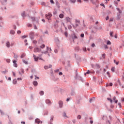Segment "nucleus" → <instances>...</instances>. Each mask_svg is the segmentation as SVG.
Wrapping results in <instances>:
<instances>
[{
	"label": "nucleus",
	"instance_id": "nucleus-2",
	"mask_svg": "<svg viewBox=\"0 0 124 124\" xmlns=\"http://www.w3.org/2000/svg\"><path fill=\"white\" fill-rule=\"evenodd\" d=\"M34 53H37L39 52H41V49H40L38 47H36L34 48Z\"/></svg>",
	"mask_w": 124,
	"mask_h": 124
},
{
	"label": "nucleus",
	"instance_id": "nucleus-56",
	"mask_svg": "<svg viewBox=\"0 0 124 124\" xmlns=\"http://www.w3.org/2000/svg\"><path fill=\"white\" fill-rule=\"evenodd\" d=\"M33 43L34 44H36V43H37V42H36V41H33Z\"/></svg>",
	"mask_w": 124,
	"mask_h": 124
},
{
	"label": "nucleus",
	"instance_id": "nucleus-37",
	"mask_svg": "<svg viewBox=\"0 0 124 124\" xmlns=\"http://www.w3.org/2000/svg\"><path fill=\"white\" fill-rule=\"evenodd\" d=\"M118 83L119 84L120 86H122V84H121V81H120V80H118Z\"/></svg>",
	"mask_w": 124,
	"mask_h": 124
},
{
	"label": "nucleus",
	"instance_id": "nucleus-26",
	"mask_svg": "<svg viewBox=\"0 0 124 124\" xmlns=\"http://www.w3.org/2000/svg\"><path fill=\"white\" fill-rule=\"evenodd\" d=\"M111 70L112 72H114V71H115V67L111 68Z\"/></svg>",
	"mask_w": 124,
	"mask_h": 124
},
{
	"label": "nucleus",
	"instance_id": "nucleus-41",
	"mask_svg": "<svg viewBox=\"0 0 124 124\" xmlns=\"http://www.w3.org/2000/svg\"><path fill=\"white\" fill-rule=\"evenodd\" d=\"M13 76H14L15 77V76H16V74L14 72H13Z\"/></svg>",
	"mask_w": 124,
	"mask_h": 124
},
{
	"label": "nucleus",
	"instance_id": "nucleus-34",
	"mask_svg": "<svg viewBox=\"0 0 124 124\" xmlns=\"http://www.w3.org/2000/svg\"><path fill=\"white\" fill-rule=\"evenodd\" d=\"M52 51V49H51V48H50L49 47H47V51Z\"/></svg>",
	"mask_w": 124,
	"mask_h": 124
},
{
	"label": "nucleus",
	"instance_id": "nucleus-47",
	"mask_svg": "<svg viewBox=\"0 0 124 124\" xmlns=\"http://www.w3.org/2000/svg\"><path fill=\"white\" fill-rule=\"evenodd\" d=\"M83 51H84V52H86V47H83Z\"/></svg>",
	"mask_w": 124,
	"mask_h": 124
},
{
	"label": "nucleus",
	"instance_id": "nucleus-60",
	"mask_svg": "<svg viewBox=\"0 0 124 124\" xmlns=\"http://www.w3.org/2000/svg\"><path fill=\"white\" fill-rule=\"evenodd\" d=\"M31 35H34V33H33V32H31Z\"/></svg>",
	"mask_w": 124,
	"mask_h": 124
},
{
	"label": "nucleus",
	"instance_id": "nucleus-45",
	"mask_svg": "<svg viewBox=\"0 0 124 124\" xmlns=\"http://www.w3.org/2000/svg\"><path fill=\"white\" fill-rule=\"evenodd\" d=\"M117 10L119 12V13H122V11H121L120 10V9H119V8H117Z\"/></svg>",
	"mask_w": 124,
	"mask_h": 124
},
{
	"label": "nucleus",
	"instance_id": "nucleus-25",
	"mask_svg": "<svg viewBox=\"0 0 124 124\" xmlns=\"http://www.w3.org/2000/svg\"><path fill=\"white\" fill-rule=\"evenodd\" d=\"M114 62L117 65H118V64H119V62H116V60H114Z\"/></svg>",
	"mask_w": 124,
	"mask_h": 124
},
{
	"label": "nucleus",
	"instance_id": "nucleus-30",
	"mask_svg": "<svg viewBox=\"0 0 124 124\" xmlns=\"http://www.w3.org/2000/svg\"><path fill=\"white\" fill-rule=\"evenodd\" d=\"M64 34L66 36V37H67L68 34L67 33V32H65Z\"/></svg>",
	"mask_w": 124,
	"mask_h": 124
},
{
	"label": "nucleus",
	"instance_id": "nucleus-38",
	"mask_svg": "<svg viewBox=\"0 0 124 124\" xmlns=\"http://www.w3.org/2000/svg\"><path fill=\"white\" fill-rule=\"evenodd\" d=\"M118 105L119 106L120 108H122V105L121 104V103H119Z\"/></svg>",
	"mask_w": 124,
	"mask_h": 124
},
{
	"label": "nucleus",
	"instance_id": "nucleus-31",
	"mask_svg": "<svg viewBox=\"0 0 124 124\" xmlns=\"http://www.w3.org/2000/svg\"><path fill=\"white\" fill-rule=\"evenodd\" d=\"M21 16H22V17H24L25 16V12H23L22 14H21Z\"/></svg>",
	"mask_w": 124,
	"mask_h": 124
},
{
	"label": "nucleus",
	"instance_id": "nucleus-27",
	"mask_svg": "<svg viewBox=\"0 0 124 124\" xmlns=\"http://www.w3.org/2000/svg\"><path fill=\"white\" fill-rule=\"evenodd\" d=\"M72 27L71 26V25H69L68 26V29H69V30H71Z\"/></svg>",
	"mask_w": 124,
	"mask_h": 124
},
{
	"label": "nucleus",
	"instance_id": "nucleus-17",
	"mask_svg": "<svg viewBox=\"0 0 124 124\" xmlns=\"http://www.w3.org/2000/svg\"><path fill=\"white\" fill-rule=\"evenodd\" d=\"M13 84H14L15 85H16V84H17V80L14 79V80L13 81Z\"/></svg>",
	"mask_w": 124,
	"mask_h": 124
},
{
	"label": "nucleus",
	"instance_id": "nucleus-19",
	"mask_svg": "<svg viewBox=\"0 0 124 124\" xmlns=\"http://www.w3.org/2000/svg\"><path fill=\"white\" fill-rule=\"evenodd\" d=\"M10 33H11V34H14V33H15V31L13 30H11L10 31Z\"/></svg>",
	"mask_w": 124,
	"mask_h": 124
},
{
	"label": "nucleus",
	"instance_id": "nucleus-48",
	"mask_svg": "<svg viewBox=\"0 0 124 124\" xmlns=\"http://www.w3.org/2000/svg\"><path fill=\"white\" fill-rule=\"evenodd\" d=\"M59 75H62V72H59Z\"/></svg>",
	"mask_w": 124,
	"mask_h": 124
},
{
	"label": "nucleus",
	"instance_id": "nucleus-22",
	"mask_svg": "<svg viewBox=\"0 0 124 124\" xmlns=\"http://www.w3.org/2000/svg\"><path fill=\"white\" fill-rule=\"evenodd\" d=\"M14 58L15 59H17L18 58V56L17 55V54L14 53Z\"/></svg>",
	"mask_w": 124,
	"mask_h": 124
},
{
	"label": "nucleus",
	"instance_id": "nucleus-29",
	"mask_svg": "<svg viewBox=\"0 0 124 124\" xmlns=\"http://www.w3.org/2000/svg\"><path fill=\"white\" fill-rule=\"evenodd\" d=\"M63 116L64 118H66V113L65 112H64Z\"/></svg>",
	"mask_w": 124,
	"mask_h": 124
},
{
	"label": "nucleus",
	"instance_id": "nucleus-44",
	"mask_svg": "<svg viewBox=\"0 0 124 124\" xmlns=\"http://www.w3.org/2000/svg\"><path fill=\"white\" fill-rule=\"evenodd\" d=\"M28 27H32V25L31 24H29L28 25Z\"/></svg>",
	"mask_w": 124,
	"mask_h": 124
},
{
	"label": "nucleus",
	"instance_id": "nucleus-33",
	"mask_svg": "<svg viewBox=\"0 0 124 124\" xmlns=\"http://www.w3.org/2000/svg\"><path fill=\"white\" fill-rule=\"evenodd\" d=\"M47 53H48V51H45V52H43V51H42V54H47Z\"/></svg>",
	"mask_w": 124,
	"mask_h": 124
},
{
	"label": "nucleus",
	"instance_id": "nucleus-61",
	"mask_svg": "<svg viewBox=\"0 0 124 124\" xmlns=\"http://www.w3.org/2000/svg\"><path fill=\"white\" fill-rule=\"evenodd\" d=\"M50 121L51 122H53V121H54V119H53V117L51 118Z\"/></svg>",
	"mask_w": 124,
	"mask_h": 124
},
{
	"label": "nucleus",
	"instance_id": "nucleus-13",
	"mask_svg": "<svg viewBox=\"0 0 124 124\" xmlns=\"http://www.w3.org/2000/svg\"><path fill=\"white\" fill-rule=\"evenodd\" d=\"M69 1L71 3H75V2H76V0H69Z\"/></svg>",
	"mask_w": 124,
	"mask_h": 124
},
{
	"label": "nucleus",
	"instance_id": "nucleus-50",
	"mask_svg": "<svg viewBox=\"0 0 124 124\" xmlns=\"http://www.w3.org/2000/svg\"><path fill=\"white\" fill-rule=\"evenodd\" d=\"M26 37H27V36L26 35H24L22 36V38H26Z\"/></svg>",
	"mask_w": 124,
	"mask_h": 124
},
{
	"label": "nucleus",
	"instance_id": "nucleus-46",
	"mask_svg": "<svg viewBox=\"0 0 124 124\" xmlns=\"http://www.w3.org/2000/svg\"><path fill=\"white\" fill-rule=\"evenodd\" d=\"M32 21H35V18L34 17H31Z\"/></svg>",
	"mask_w": 124,
	"mask_h": 124
},
{
	"label": "nucleus",
	"instance_id": "nucleus-55",
	"mask_svg": "<svg viewBox=\"0 0 124 124\" xmlns=\"http://www.w3.org/2000/svg\"><path fill=\"white\" fill-rule=\"evenodd\" d=\"M78 2H80V3H81V2H82V0H78Z\"/></svg>",
	"mask_w": 124,
	"mask_h": 124
},
{
	"label": "nucleus",
	"instance_id": "nucleus-32",
	"mask_svg": "<svg viewBox=\"0 0 124 124\" xmlns=\"http://www.w3.org/2000/svg\"><path fill=\"white\" fill-rule=\"evenodd\" d=\"M94 99H95L94 98H92V99H91L90 100V103H92V101H93V100H94Z\"/></svg>",
	"mask_w": 124,
	"mask_h": 124
},
{
	"label": "nucleus",
	"instance_id": "nucleus-35",
	"mask_svg": "<svg viewBox=\"0 0 124 124\" xmlns=\"http://www.w3.org/2000/svg\"><path fill=\"white\" fill-rule=\"evenodd\" d=\"M23 62L24 63H25V64H28V62H27V61L23 60Z\"/></svg>",
	"mask_w": 124,
	"mask_h": 124
},
{
	"label": "nucleus",
	"instance_id": "nucleus-4",
	"mask_svg": "<svg viewBox=\"0 0 124 124\" xmlns=\"http://www.w3.org/2000/svg\"><path fill=\"white\" fill-rule=\"evenodd\" d=\"M13 63H14V66H15V67H17L18 66V64H17V63L16 62H17V61L16 60H14L13 62Z\"/></svg>",
	"mask_w": 124,
	"mask_h": 124
},
{
	"label": "nucleus",
	"instance_id": "nucleus-36",
	"mask_svg": "<svg viewBox=\"0 0 124 124\" xmlns=\"http://www.w3.org/2000/svg\"><path fill=\"white\" fill-rule=\"evenodd\" d=\"M104 48L105 49H108V46L107 45H104Z\"/></svg>",
	"mask_w": 124,
	"mask_h": 124
},
{
	"label": "nucleus",
	"instance_id": "nucleus-7",
	"mask_svg": "<svg viewBox=\"0 0 124 124\" xmlns=\"http://www.w3.org/2000/svg\"><path fill=\"white\" fill-rule=\"evenodd\" d=\"M72 39H77L78 37H77L76 35L75 34H73L72 35Z\"/></svg>",
	"mask_w": 124,
	"mask_h": 124
},
{
	"label": "nucleus",
	"instance_id": "nucleus-9",
	"mask_svg": "<svg viewBox=\"0 0 124 124\" xmlns=\"http://www.w3.org/2000/svg\"><path fill=\"white\" fill-rule=\"evenodd\" d=\"M59 104L60 108H62V101H60L59 102Z\"/></svg>",
	"mask_w": 124,
	"mask_h": 124
},
{
	"label": "nucleus",
	"instance_id": "nucleus-14",
	"mask_svg": "<svg viewBox=\"0 0 124 124\" xmlns=\"http://www.w3.org/2000/svg\"><path fill=\"white\" fill-rule=\"evenodd\" d=\"M59 17H60L61 19H62V18H63V14H61L59 15Z\"/></svg>",
	"mask_w": 124,
	"mask_h": 124
},
{
	"label": "nucleus",
	"instance_id": "nucleus-28",
	"mask_svg": "<svg viewBox=\"0 0 124 124\" xmlns=\"http://www.w3.org/2000/svg\"><path fill=\"white\" fill-rule=\"evenodd\" d=\"M106 55L105 54V53H104L102 54V58H103V59H105V56Z\"/></svg>",
	"mask_w": 124,
	"mask_h": 124
},
{
	"label": "nucleus",
	"instance_id": "nucleus-15",
	"mask_svg": "<svg viewBox=\"0 0 124 124\" xmlns=\"http://www.w3.org/2000/svg\"><path fill=\"white\" fill-rule=\"evenodd\" d=\"M90 73H93V72L90 71V70H88L87 72L85 74V75H86V74H90Z\"/></svg>",
	"mask_w": 124,
	"mask_h": 124
},
{
	"label": "nucleus",
	"instance_id": "nucleus-54",
	"mask_svg": "<svg viewBox=\"0 0 124 124\" xmlns=\"http://www.w3.org/2000/svg\"><path fill=\"white\" fill-rule=\"evenodd\" d=\"M109 86H110V87H112V86H113V83H109Z\"/></svg>",
	"mask_w": 124,
	"mask_h": 124
},
{
	"label": "nucleus",
	"instance_id": "nucleus-43",
	"mask_svg": "<svg viewBox=\"0 0 124 124\" xmlns=\"http://www.w3.org/2000/svg\"><path fill=\"white\" fill-rule=\"evenodd\" d=\"M50 1L51 2V3H53V4L55 3V2H54V0H50Z\"/></svg>",
	"mask_w": 124,
	"mask_h": 124
},
{
	"label": "nucleus",
	"instance_id": "nucleus-52",
	"mask_svg": "<svg viewBox=\"0 0 124 124\" xmlns=\"http://www.w3.org/2000/svg\"><path fill=\"white\" fill-rule=\"evenodd\" d=\"M17 80H18V81L22 80V78H17Z\"/></svg>",
	"mask_w": 124,
	"mask_h": 124
},
{
	"label": "nucleus",
	"instance_id": "nucleus-51",
	"mask_svg": "<svg viewBox=\"0 0 124 124\" xmlns=\"http://www.w3.org/2000/svg\"><path fill=\"white\" fill-rule=\"evenodd\" d=\"M92 47H95V45L94 44H93L92 45Z\"/></svg>",
	"mask_w": 124,
	"mask_h": 124
},
{
	"label": "nucleus",
	"instance_id": "nucleus-59",
	"mask_svg": "<svg viewBox=\"0 0 124 124\" xmlns=\"http://www.w3.org/2000/svg\"><path fill=\"white\" fill-rule=\"evenodd\" d=\"M42 22H44V23H45V19H42Z\"/></svg>",
	"mask_w": 124,
	"mask_h": 124
},
{
	"label": "nucleus",
	"instance_id": "nucleus-11",
	"mask_svg": "<svg viewBox=\"0 0 124 124\" xmlns=\"http://www.w3.org/2000/svg\"><path fill=\"white\" fill-rule=\"evenodd\" d=\"M35 122L36 124H40V120H39V119H36L35 120Z\"/></svg>",
	"mask_w": 124,
	"mask_h": 124
},
{
	"label": "nucleus",
	"instance_id": "nucleus-16",
	"mask_svg": "<svg viewBox=\"0 0 124 124\" xmlns=\"http://www.w3.org/2000/svg\"><path fill=\"white\" fill-rule=\"evenodd\" d=\"M25 56H26V54L23 53V54L21 55L20 58H21V59H23V58H24Z\"/></svg>",
	"mask_w": 124,
	"mask_h": 124
},
{
	"label": "nucleus",
	"instance_id": "nucleus-24",
	"mask_svg": "<svg viewBox=\"0 0 124 124\" xmlns=\"http://www.w3.org/2000/svg\"><path fill=\"white\" fill-rule=\"evenodd\" d=\"M80 24V21L76 20V24Z\"/></svg>",
	"mask_w": 124,
	"mask_h": 124
},
{
	"label": "nucleus",
	"instance_id": "nucleus-42",
	"mask_svg": "<svg viewBox=\"0 0 124 124\" xmlns=\"http://www.w3.org/2000/svg\"><path fill=\"white\" fill-rule=\"evenodd\" d=\"M113 20H114V19L113 18H111L110 19L109 21H110V22H113Z\"/></svg>",
	"mask_w": 124,
	"mask_h": 124
},
{
	"label": "nucleus",
	"instance_id": "nucleus-12",
	"mask_svg": "<svg viewBox=\"0 0 124 124\" xmlns=\"http://www.w3.org/2000/svg\"><path fill=\"white\" fill-rule=\"evenodd\" d=\"M33 85L34 86H37V85H38V83L36 81H33Z\"/></svg>",
	"mask_w": 124,
	"mask_h": 124
},
{
	"label": "nucleus",
	"instance_id": "nucleus-57",
	"mask_svg": "<svg viewBox=\"0 0 124 124\" xmlns=\"http://www.w3.org/2000/svg\"><path fill=\"white\" fill-rule=\"evenodd\" d=\"M8 80H9V81H11V78H8Z\"/></svg>",
	"mask_w": 124,
	"mask_h": 124
},
{
	"label": "nucleus",
	"instance_id": "nucleus-8",
	"mask_svg": "<svg viewBox=\"0 0 124 124\" xmlns=\"http://www.w3.org/2000/svg\"><path fill=\"white\" fill-rule=\"evenodd\" d=\"M6 46L8 47L9 48L10 47V43L8 41L6 42Z\"/></svg>",
	"mask_w": 124,
	"mask_h": 124
},
{
	"label": "nucleus",
	"instance_id": "nucleus-64",
	"mask_svg": "<svg viewBox=\"0 0 124 124\" xmlns=\"http://www.w3.org/2000/svg\"><path fill=\"white\" fill-rule=\"evenodd\" d=\"M116 97L114 96V97H113V100L115 101V100H116Z\"/></svg>",
	"mask_w": 124,
	"mask_h": 124
},
{
	"label": "nucleus",
	"instance_id": "nucleus-53",
	"mask_svg": "<svg viewBox=\"0 0 124 124\" xmlns=\"http://www.w3.org/2000/svg\"><path fill=\"white\" fill-rule=\"evenodd\" d=\"M110 36L113 37V32H111L110 34Z\"/></svg>",
	"mask_w": 124,
	"mask_h": 124
},
{
	"label": "nucleus",
	"instance_id": "nucleus-63",
	"mask_svg": "<svg viewBox=\"0 0 124 124\" xmlns=\"http://www.w3.org/2000/svg\"><path fill=\"white\" fill-rule=\"evenodd\" d=\"M106 20H109V16H107Z\"/></svg>",
	"mask_w": 124,
	"mask_h": 124
},
{
	"label": "nucleus",
	"instance_id": "nucleus-40",
	"mask_svg": "<svg viewBox=\"0 0 124 124\" xmlns=\"http://www.w3.org/2000/svg\"><path fill=\"white\" fill-rule=\"evenodd\" d=\"M80 36L81 37H84L85 36V35L84 34H81Z\"/></svg>",
	"mask_w": 124,
	"mask_h": 124
},
{
	"label": "nucleus",
	"instance_id": "nucleus-49",
	"mask_svg": "<svg viewBox=\"0 0 124 124\" xmlns=\"http://www.w3.org/2000/svg\"><path fill=\"white\" fill-rule=\"evenodd\" d=\"M17 33H18V34H20V33H21V31H17Z\"/></svg>",
	"mask_w": 124,
	"mask_h": 124
},
{
	"label": "nucleus",
	"instance_id": "nucleus-5",
	"mask_svg": "<svg viewBox=\"0 0 124 124\" xmlns=\"http://www.w3.org/2000/svg\"><path fill=\"white\" fill-rule=\"evenodd\" d=\"M33 57L34 59L35 62H38L39 57H36V56L34 54L33 55Z\"/></svg>",
	"mask_w": 124,
	"mask_h": 124
},
{
	"label": "nucleus",
	"instance_id": "nucleus-18",
	"mask_svg": "<svg viewBox=\"0 0 124 124\" xmlns=\"http://www.w3.org/2000/svg\"><path fill=\"white\" fill-rule=\"evenodd\" d=\"M39 93H40V95H43V94H44V92L40 91Z\"/></svg>",
	"mask_w": 124,
	"mask_h": 124
},
{
	"label": "nucleus",
	"instance_id": "nucleus-23",
	"mask_svg": "<svg viewBox=\"0 0 124 124\" xmlns=\"http://www.w3.org/2000/svg\"><path fill=\"white\" fill-rule=\"evenodd\" d=\"M40 47H41V48L42 49H43V48H45V45H44V44L42 45Z\"/></svg>",
	"mask_w": 124,
	"mask_h": 124
},
{
	"label": "nucleus",
	"instance_id": "nucleus-62",
	"mask_svg": "<svg viewBox=\"0 0 124 124\" xmlns=\"http://www.w3.org/2000/svg\"><path fill=\"white\" fill-rule=\"evenodd\" d=\"M76 27H78V26H79V24L78 23H76Z\"/></svg>",
	"mask_w": 124,
	"mask_h": 124
},
{
	"label": "nucleus",
	"instance_id": "nucleus-1",
	"mask_svg": "<svg viewBox=\"0 0 124 124\" xmlns=\"http://www.w3.org/2000/svg\"><path fill=\"white\" fill-rule=\"evenodd\" d=\"M46 17L47 20H50L51 17H52V14L51 13H49L48 15H46Z\"/></svg>",
	"mask_w": 124,
	"mask_h": 124
},
{
	"label": "nucleus",
	"instance_id": "nucleus-10",
	"mask_svg": "<svg viewBox=\"0 0 124 124\" xmlns=\"http://www.w3.org/2000/svg\"><path fill=\"white\" fill-rule=\"evenodd\" d=\"M52 67V65H49V66H45L44 68L46 69H48V68H51Z\"/></svg>",
	"mask_w": 124,
	"mask_h": 124
},
{
	"label": "nucleus",
	"instance_id": "nucleus-21",
	"mask_svg": "<svg viewBox=\"0 0 124 124\" xmlns=\"http://www.w3.org/2000/svg\"><path fill=\"white\" fill-rule=\"evenodd\" d=\"M107 45H111V42L110 41H108L107 42Z\"/></svg>",
	"mask_w": 124,
	"mask_h": 124
},
{
	"label": "nucleus",
	"instance_id": "nucleus-39",
	"mask_svg": "<svg viewBox=\"0 0 124 124\" xmlns=\"http://www.w3.org/2000/svg\"><path fill=\"white\" fill-rule=\"evenodd\" d=\"M6 62H10V59H7Z\"/></svg>",
	"mask_w": 124,
	"mask_h": 124
},
{
	"label": "nucleus",
	"instance_id": "nucleus-58",
	"mask_svg": "<svg viewBox=\"0 0 124 124\" xmlns=\"http://www.w3.org/2000/svg\"><path fill=\"white\" fill-rule=\"evenodd\" d=\"M90 124H93V121H90Z\"/></svg>",
	"mask_w": 124,
	"mask_h": 124
},
{
	"label": "nucleus",
	"instance_id": "nucleus-20",
	"mask_svg": "<svg viewBox=\"0 0 124 124\" xmlns=\"http://www.w3.org/2000/svg\"><path fill=\"white\" fill-rule=\"evenodd\" d=\"M81 118H82V116H81V115H78L77 117V119L78 120H80V119H81Z\"/></svg>",
	"mask_w": 124,
	"mask_h": 124
},
{
	"label": "nucleus",
	"instance_id": "nucleus-6",
	"mask_svg": "<svg viewBox=\"0 0 124 124\" xmlns=\"http://www.w3.org/2000/svg\"><path fill=\"white\" fill-rule=\"evenodd\" d=\"M66 21L67 23H71V19L68 17H66Z\"/></svg>",
	"mask_w": 124,
	"mask_h": 124
},
{
	"label": "nucleus",
	"instance_id": "nucleus-3",
	"mask_svg": "<svg viewBox=\"0 0 124 124\" xmlns=\"http://www.w3.org/2000/svg\"><path fill=\"white\" fill-rule=\"evenodd\" d=\"M46 104H48V105H51V104H52V102H51V101H50V100L49 99H47L46 100Z\"/></svg>",
	"mask_w": 124,
	"mask_h": 124
}]
</instances>
